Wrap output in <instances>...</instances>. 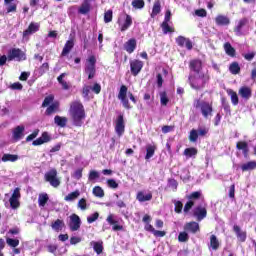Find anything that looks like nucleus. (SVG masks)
I'll return each mask as SVG.
<instances>
[{
	"instance_id": "f257e3e1",
	"label": "nucleus",
	"mask_w": 256,
	"mask_h": 256,
	"mask_svg": "<svg viewBox=\"0 0 256 256\" xmlns=\"http://www.w3.org/2000/svg\"><path fill=\"white\" fill-rule=\"evenodd\" d=\"M70 117L75 127H81L83 125V119H85V107L81 101H73L70 104L69 109Z\"/></svg>"
},
{
	"instance_id": "f03ea898",
	"label": "nucleus",
	"mask_w": 256,
	"mask_h": 256,
	"mask_svg": "<svg viewBox=\"0 0 256 256\" xmlns=\"http://www.w3.org/2000/svg\"><path fill=\"white\" fill-rule=\"evenodd\" d=\"M207 81H209V76L206 74H191L188 77V82L190 84V87L192 89H195L196 91H199L205 87L207 84Z\"/></svg>"
},
{
	"instance_id": "7ed1b4c3",
	"label": "nucleus",
	"mask_w": 256,
	"mask_h": 256,
	"mask_svg": "<svg viewBox=\"0 0 256 256\" xmlns=\"http://www.w3.org/2000/svg\"><path fill=\"white\" fill-rule=\"evenodd\" d=\"M194 107L200 110L204 119H211L213 117V103L204 100L194 101Z\"/></svg>"
},
{
	"instance_id": "20e7f679",
	"label": "nucleus",
	"mask_w": 256,
	"mask_h": 256,
	"mask_svg": "<svg viewBox=\"0 0 256 256\" xmlns=\"http://www.w3.org/2000/svg\"><path fill=\"white\" fill-rule=\"evenodd\" d=\"M95 63H97V58H95L94 55L89 56L86 60L84 73L88 75V79H93L97 73V70L95 69Z\"/></svg>"
},
{
	"instance_id": "39448f33",
	"label": "nucleus",
	"mask_w": 256,
	"mask_h": 256,
	"mask_svg": "<svg viewBox=\"0 0 256 256\" xmlns=\"http://www.w3.org/2000/svg\"><path fill=\"white\" fill-rule=\"evenodd\" d=\"M8 61H27V55L20 48H12L8 51Z\"/></svg>"
},
{
	"instance_id": "423d86ee",
	"label": "nucleus",
	"mask_w": 256,
	"mask_h": 256,
	"mask_svg": "<svg viewBox=\"0 0 256 256\" xmlns=\"http://www.w3.org/2000/svg\"><path fill=\"white\" fill-rule=\"evenodd\" d=\"M44 179L47 183H50L51 187L57 189L59 185H61V180L57 178V169L52 168L48 172L45 173Z\"/></svg>"
},
{
	"instance_id": "0eeeda50",
	"label": "nucleus",
	"mask_w": 256,
	"mask_h": 256,
	"mask_svg": "<svg viewBox=\"0 0 256 256\" xmlns=\"http://www.w3.org/2000/svg\"><path fill=\"white\" fill-rule=\"evenodd\" d=\"M115 133L118 137H123V134L125 133V118L123 114H119L115 120Z\"/></svg>"
},
{
	"instance_id": "6e6552de",
	"label": "nucleus",
	"mask_w": 256,
	"mask_h": 256,
	"mask_svg": "<svg viewBox=\"0 0 256 256\" xmlns=\"http://www.w3.org/2000/svg\"><path fill=\"white\" fill-rule=\"evenodd\" d=\"M247 25H249L248 18H242L238 21L234 28V33L237 35V37H241V35H245V33H247Z\"/></svg>"
},
{
	"instance_id": "1a4fd4ad",
	"label": "nucleus",
	"mask_w": 256,
	"mask_h": 256,
	"mask_svg": "<svg viewBox=\"0 0 256 256\" xmlns=\"http://www.w3.org/2000/svg\"><path fill=\"white\" fill-rule=\"evenodd\" d=\"M118 25L120 27V31H127V29L133 25V18L131 15L125 14L118 19Z\"/></svg>"
},
{
	"instance_id": "9d476101",
	"label": "nucleus",
	"mask_w": 256,
	"mask_h": 256,
	"mask_svg": "<svg viewBox=\"0 0 256 256\" xmlns=\"http://www.w3.org/2000/svg\"><path fill=\"white\" fill-rule=\"evenodd\" d=\"M118 99L121 101L124 109H131L129 99H127V86L122 85L118 93Z\"/></svg>"
},
{
	"instance_id": "9b49d317",
	"label": "nucleus",
	"mask_w": 256,
	"mask_h": 256,
	"mask_svg": "<svg viewBox=\"0 0 256 256\" xmlns=\"http://www.w3.org/2000/svg\"><path fill=\"white\" fill-rule=\"evenodd\" d=\"M25 137V126L19 125L16 126L12 130V141L13 143H17L18 141H21V139Z\"/></svg>"
},
{
	"instance_id": "f8f14e48",
	"label": "nucleus",
	"mask_w": 256,
	"mask_h": 256,
	"mask_svg": "<svg viewBox=\"0 0 256 256\" xmlns=\"http://www.w3.org/2000/svg\"><path fill=\"white\" fill-rule=\"evenodd\" d=\"M70 231H79L81 229V218L77 214L70 215L68 224Z\"/></svg>"
},
{
	"instance_id": "ddd939ff",
	"label": "nucleus",
	"mask_w": 256,
	"mask_h": 256,
	"mask_svg": "<svg viewBox=\"0 0 256 256\" xmlns=\"http://www.w3.org/2000/svg\"><path fill=\"white\" fill-rule=\"evenodd\" d=\"M93 93L97 94V82L93 86L84 85L82 89L84 99H93Z\"/></svg>"
},
{
	"instance_id": "4468645a",
	"label": "nucleus",
	"mask_w": 256,
	"mask_h": 256,
	"mask_svg": "<svg viewBox=\"0 0 256 256\" xmlns=\"http://www.w3.org/2000/svg\"><path fill=\"white\" fill-rule=\"evenodd\" d=\"M193 215L196 217L197 221H203L207 217V208L205 206H197L193 210Z\"/></svg>"
},
{
	"instance_id": "2eb2a0df",
	"label": "nucleus",
	"mask_w": 256,
	"mask_h": 256,
	"mask_svg": "<svg viewBox=\"0 0 256 256\" xmlns=\"http://www.w3.org/2000/svg\"><path fill=\"white\" fill-rule=\"evenodd\" d=\"M130 69H131L132 75H134V77H137V75L141 73V69H143V61H140V60L130 61Z\"/></svg>"
},
{
	"instance_id": "dca6fc26",
	"label": "nucleus",
	"mask_w": 256,
	"mask_h": 256,
	"mask_svg": "<svg viewBox=\"0 0 256 256\" xmlns=\"http://www.w3.org/2000/svg\"><path fill=\"white\" fill-rule=\"evenodd\" d=\"M233 231H234L238 241H240L241 243H245V241H247V231L242 230L239 225H234Z\"/></svg>"
},
{
	"instance_id": "f3484780",
	"label": "nucleus",
	"mask_w": 256,
	"mask_h": 256,
	"mask_svg": "<svg viewBox=\"0 0 256 256\" xmlns=\"http://www.w3.org/2000/svg\"><path fill=\"white\" fill-rule=\"evenodd\" d=\"M190 70L196 73L195 75H201L203 72L201 70L203 69V62L201 60H192L189 64Z\"/></svg>"
},
{
	"instance_id": "a211bd4d",
	"label": "nucleus",
	"mask_w": 256,
	"mask_h": 256,
	"mask_svg": "<svg viewBox=\"0 0 256 256\" xmlns=\"http://www.w3.org/2000/svg\"><path fill=\"white\" fill-rule=\"evenodd\" d=\"M176 43L179 47H186L189 51L193 49V43L191 42L190 39L185 38L184 36H178L176 38Z\"/></svg>"
},
{
	"instance_id": "6ab92c4d",
	"label": "nucleus",
	"mask_w": 256,
	"mask_h": 256,
	"mask_svg": "<svg viewBox=\"0 0 256 256\" xmlns=\"http://www.w3.org/2000/svg\"><path fill=\"white\" fill-rule=\"evenodd\" d=\"M51 141V136L49 135V132H43L41 137L37 138L32 142V145L34 147H37L39 145H43L44 143H49Z\"/></svg>"
},
{
	"instance_id": "aec40b11",
	"label": "nucleus",
	"mask_w": 256,
	"mask_h": 256,
	"mask_svg": "<svg viewBox=\"0 0 256 256\" xmlns=\"http://www.w3.org/2000/svg\"><path fill=\"white\" fill-rule=\"evenodd\" d=\"M73 47H75V40L70 39L66 41L61 52V57H67V55L73 50Z\"/></svg>"
},
{
	"instance_id": "412c9836",
	"label": "nucleus",
	"mask_w": 256,
	"mask_h": 256,
	"mask_svg": "<svg viewBox=\"0 0 256 256\" xmlns=\"http://www.w3.org/2000/svg\"><path fill=\"white\" fill-rule=\"evenodd\" d=\"M39 23L31 22L26 30L23 31V37H29V35H33V33H37L39 31Z\"/></svg>"
},
{
	"instance_id": "4be33fe9",
	"label": "nucleus",
	"mask_w": 256,
	"mask_h": 256,
	"mask_svg": "<svg viewBox=\"0 0 256 256\" xmlns=\"http://www.w3.org/2000/svg\"><path fill=\"white\" fill-rule=\"evenodd\" d=\"M236 149H238V151H242L245 159L249 157V144H247V142L245 141L237 142Z\"/></svg>"
},
{
	"instance_id": "5701e85b",
	"label": "nucleus",
	"mask_w": 256,
	"mask_h": 256,
	"mask_svg": "<svg viewBox=\"0 0 256 256\" xmlns=\"http://www.w3.org/2000/svg\"><path fill=\"white\" fill-rule=\"evenodd\" d=\"M4 5L6 13H17V3H15V0H4Z\"/></svg>"
},
{
	"instance_id": "b1692460",
	"label": "nucleus",
	"mask_w": 256,
	"mask_h": 256,
	"mask_svg": "<svg viewBox=\"0 0 256 256\" xmlns=\"http://www.w3.org/2000/svg\"><path fill=\"white\" fill-rule=\"evenodd\" d=\"M239 95L242 97V99L249 101V99H251V95H253V92L251 91V88L243 86L239 89Z\"/></svg>"
},
{
	"instance_id": "393cba45",
	"label": "nucleus",
	"mask_w": 256,
	"mask_h": 256,
	"mask_svg": "<svg viewBox=\"0 0 256 256\" xmlns=\"http://www.w3.org/2000/svg\"><path fill=\"white\" fill-rule=\"evenodd\" d=\"M60 103L59 101H54L52 104H50L46 111H45V115L47 116H51L53 115V113H57V111H59V107H60Z\"/></svg>"
},
{
	"instance_id": "a878e982",
	"label": "nucleus",
	"mask_w": 256,
	"mask_h": 256,
	"mask_svg": "<svg viewBox=\"0 0 256 256\" xmlns=\"http://www.w3.org/2000/svg\"><path fill=\"white\" fill-rule=\"evenodd\" d=\"M124 49H125V51H127V53H133V51H135V49H137V40H135V38L128 40L124 44Z\"/></svg>"
},
{
	"instance_id": "bb28decb",
	"label": "nucleus",
	"mask_w": 256,
	"mask_h": 256,
	"mask_svg": "<svg viewBox=\"0 0 256 256\" xmlns=\"http://www.w3.org/2000/svg\"><path fill=\"white\" fill-rule=\"evenodd\" d=\"M184 230L195 234L199 231V223H197L195 221L188 222L185 224Z\"/></svg>"
},
{
	"instance_id": "cd10ccee",
	"label": "nucleus",
	"mask_w": 256,
	"mask_h": 256,
	"mask_svg": "<svg viewBox=\"0 0 256 256\" xmlns=\"http://www.w3.org/2000/svg\"><path fill=\"white\" fill-rule=\"evenodd\" d=\"M216 25H219L220 27H225L231 23V20H229V17L223 16V15H218L215 18Z\"/></svg>"
},
{
	"instance_id": "c85d7f7f",
	"label": "nucleus",
	"mask_w": 256,
	"mask_h": 256,
	"mask_svg": "<svg viewBox=\"0 0 256 256\" xmlns=\"http://www.w3.org/2000/svg\"><path fill=\"white\" fill-rule=\"evenodd\" d=\"M136 199L140 203H145V201H151L153 199V194L145 193V192H138Z\"/></svg>"
},
{
	"instance_id": "c756f323",
	"label": "nucleus",
	"mask_w": 256,
	"mask_h": 256,
	"mask_svg": "<svg viewBox=\"0 0 256 256\" xmlns=\"http://www.w3.org/2000/svg\"><path fill=\"white\" fill-rule=\"evenodd\" d=\"M3 163H15V161H19V155L17 154H4L1 158Z\"/></svg>"
},
{
	"instance_id": "7c9ffc66",
	"label": "nucleus",
	"mask_w": 256,
	"mask_h": 256,
	"mask_svg": "<svg viewBox=\"0 0 256 256\" xmlns=\"http://www.w3.org/2000/svg\"><path fill=\"white\" fill-rule=\"evenodd\" d=\"M219 239H217V236L215 234H212L210 236V244H209V249H212V251H217L220 247Z\"/></svg>"
},
{
	"instance_id": "2f4dec72",
	"label": "nucleus",
	"mask_w": 256,
	"mask_h": 256,
	"mask_svg": "<svg viewBox=\"0 0 256 256\" xmlns=\"http://www.w3.org/2000/svg\"><path fill=\"white\" fill-rule=\"evenodd\" d=\"M256 169V161H249L241 165V170L245 173Z\"/></svg>"
},
{
	"instance_id": "473e14b6",
	"label": "nucleus",
	"mask_w": 256,
	"mask_h": 256,
	"mask_svg": "<svg viewBox=\"0 0 256 256\" xmlns=\"http://www.w3.org/2000/svg\"><path fill=\"white\" fill-rule=\"evenodd\" d=\"M49 201V194L40 193L38 196V205L39 207H45Z\"/></svg>"
},
{
	"instance_id": "72a5a7b5",
	"label": "nucleus",
	"mask_w": 256,
	"mask_h": 256,
	"mask_svg": "<svg viewBox=\"0 0 256 256\" xmlns=\"http://www.w3.org/2000/svg\"><path fill=\"white\" fill-rule=\"evenodd\" d=\"M81 195V192L79 190H75L74 192L69 193L64 197V201L71 202L76 201V199H79V196Z\"/></svg>"
},
{
	"instance_id": "f704fd0d",
	"label": "nucleus",
	"mask_w": 256,
	"mask_h": 256,
	"mask_svg": "<svg viewBox=\"0 0 256 256\" xmlns=\"http://www.w3.org/2000/svg\"><path fill=\"white\" fill-rule=\"evenodd\" d=\"M107 221L110 225H112L113 231H123V226L117 224V221L113 220V216H108Z\"/></svg>"
},
{
	"instance_id": "c9c22d12",
	"label": "nucleus",
	"mask_w": 256,
	"mask_h": 256,
	"mask_svg": "<svg viewBox=\"0 0 256 256\" xmlns=\"http://www.w3.org/2000/svg\"><path fill=\"white\" fill-rule=\"evenodd\" d=\"M54 123L58 125V127H67V117L55 116Z\"/></svg>"
},
{
	"instance_id": "e433bc0d",
	"label": "nucleus",
	"mask_w": 256,
	"mask_h": 256,
	"mask_svg": "<svg viewBox=\"0 0 256 256\" xmlns=\"http://www.w3.org/2000/svg\"><path fill=\"white\" fill-rule=\"evenodd\" d=\"M224 51L226 55H229V57H235V48L231 45V43L226 42L224 44Z\"/></svg>"
},
{
	"instance_id": "4c0bfd02",
	"label": "nucleus",
	"mask_w": 256,
	"mask_h": 256,
	"mask_svg": "<svg viewBox=\"0 0 256 256\" xmlns=\"http://www.w3.org/2000/svg\"><path fill=\"white\" fill-rule=\"evenodd\" d=\"M157 148L151 144L147 145L146 146V156H145V159L147 161H149V159H151V157H153V155H155V150Z\"/></svg>"
},
{
	"instance_id": "58836bf2",
	"label": "nucleus",
	"mask_w": 256,
	"mask_h": 256,
	"mask_svg": "<svg viewBox=\"0 0 256 256\" xmlns=\"http://www.w3.org/2000/svg\"><path fill=\"white\" fill-rule=\"evenodd\" d=\"M51 227L52 229H54V231H61V229L65 227V222L61 219H57L55 222L51 224Z\"/></svg>"
},
{
	"instance_id": "ea45409f",
	"label": "nucleus",
	"mask_w": 256,
	"mask_h": 256,
	"mask_svg": "<svg viewBox=\"0 0 256 256\" xmlns=\"http://www.w3.org/2000/svg\"><path fill=\"white\" fill-rule=\"evenodd\" d=\"M229 71L230 73H232V75H239V73L241 72V67L239 66V63L233 62L232 64H230Z\"/></svg>"
},
{
	"instance_id": "a19ab883",
	"label": "nucleus",
	"mask_w": 256,
	"mask_h": 256,
	"mask_svg": "<svg viewBox=\"0 0 256 256\" xmlns=\"http://www.w3.org/2000/svg\"><path fill=\"white\" fill-rule=\"evenodd\" d=\"M55 103V95L50 94L44 98L42 102V107H49V105Z\"/></svg>"
},
{
	"instance_id": "79ce46f5",
	"label": "nucleus",
	"mask_w": 256,
	"mask_h": 256,
	"mask_svg": "<svg viewBox=\"0 0 256 256\" xmlns=\"http://www.w3.org/2000/svg\"><path fill=\"white\" fill-rule=\"evenodd\" d=\"M228 95H230L233 105H239V96H237V92L229 90Z\"/></svg>"
},
{
	"instance_id": "37998d69",
	"label": "nucleus",
	"mask_w": 256,
	"mask_h": 256,
	"mask_svg": "<svg viewBox=\"0 0 256 256\" xmlns=\"http://www.w3.org/2000/svg\"><path fill=\"white\" fill-rule=\"evenodd\" d=\"M161 13V2L156 1L154 3L153 9H152V17H155L156 15H159Z\"/></svg>"
},
{
	"instance_id": "c03bdc74",
	"label": "nucleus",
	"mask_w": 256,
	"mask_h": 256,
	"mask_svg": "<svg viewBox=\"0 0 256 256\" xmlns=\"http://www.w3.org/2000/svg\"><path fill=\"white\" fill-rule=\"evenodd\" d=\"M197 139H199V134H198L197 130L192 129L190 131L189 141H191V143H197Z\"/></svg>"
},
{
	"instance_id": "a18cd8bd",
	"label": "nucleus",
	"mask_w": 256,
	"mask_h": 256,
	"mask_svg": "<svg viewBox=\"0 0 256 256\" xmlns=\"http://www.w3.org/2000/svg\"><path fill=\"white\" fill-rule=\"evenodd\" d=\"M160 103L164 107L167 106V103H169V98L167 97V92H165V91L160 92Z\"/></svg>"
},
{
	"instance_id": "49530a36",
	"label": "nucleus",
	"mask_w": 256,
	"mask_h": 256,
	"mask_svg": "<svg viewBox=\"0 0 256 256\" xmlns=\"http://www.w3.org/2000/svg\"><path fill=\"white\" fill-rule=\"evenodd\" d=\"M162 27V31L164 33V35H167V33H173V28H171V26H169V22H163L161 24Z\"/></svg>"
},
{
	"instance_id": "de8ad7c7",
	"label": "nucleus",
	"mask_w": 256,
	"mask_h": 256,
	"mask_svg": "<svg viewBox=\"0 0 256 256\" xmlns=\"http://www.w3.org/2000/svg\"><path fill=\"white\" fill-rule=\"evenodd\" d=\"M132 7H134V9H143V7H145V1L144 0H134V1H132Z\"/></svg>"
},
{
	"instance_id": "09e8293b",
	"label": "nucleus",
	"mask_w": 256,
	"mask_h": 256,
	"mask_svg": "<svg viewBox=\"0 0 256 256\" xmlns=\"http://www.w3.org/2000/svg\"><path fill=\"white\" fill-rule=\"evenodd\" d=\"M178 241L180 243H187V241H189V234H187V232H180L178 235Z\"/></svg>"
},
{
	"instance_id": "8fccbe9b",
	"label": "nucleus",
	"mask_w": 256,
	"mask_h": 256,
	"mask_svg": "<svg viewBox=\"0 0 256 256\" xmlns=\"http://www.w3.org/2000/svg\"><path fill=\"white\" fill-rule=\"evenodd\" d=\"M113 21V10H108L104 13V22L111 23Z\"/></svg>"
},
{
	"instance_id": "3c124183",
	"label": "nucleus",
	"mask_w": 256,
	"mask_h": 256,
	"mask_svg": "<svg viewBox=\"0 0 256 256\" xmlns=\"http://www.w3.org/2000/svg\"><path fill=\"white\" fill-rule=\"evenodd\" d=\"M184 155L186 157H195V155H197V150L195 148H186L184 150Z\"/></svg>"
},
{
	"instance_id": "603ef678",
	"label": "nucleus",
	"mask_w": 256,
	"mask_h": 256,
	"mask_svg": "<svg viewBox=\"0 0 256 256\" xmlns=\"http://www.w3.org/2000/svg\"><path fill=\"white\" fill-rule=\"evenodd\" d=\"M10 207L11 209H19L21 207V202H19V199H9Z\"/></svg>"
},
{
	"instance_id": "864d4df0",
	"label": "nucleus",
	"mask_w": 256,
	"mask_h": 256,
	"mask_svg": "<svg viewBox=\"0 0 256 256\" xmlns=\"http://www.w3.org/2000/svg\"><path fill=\"white\" fill-rule=\"evenodd\" d=\"M6 243L9 247H19V239L7 238Z\"/></svg>"
},
{
	"instance_id": "5fc2aeb1",
	"label": "nucleus",
	"mask_w": 256,
	"mask_h": 256,
	"mask_svg": "<svg viewBox=\"0 0 256 256\" xmlns=\"http://www.w3.org/2000/svg\"><path fill=\"white\" fill-rule=\"evenodd\" d=\"M196 131L198 133V137H205L207 133H209V128L199 127Z\"/></svg>"
},
{
	"instance_id": "6e6d98bb",
	"label": "nucleus",
	"mask_w": 256,
	"mask_h": 256,
	"mask_svg": "<svg viewBox=\"0 0 256 256\" xmlns=\"http://www.w3.org/2000/svg\"><path fill=\"white\" fill-rule=\"evenodd\" d=\"M73 179H76L79 181L81 177H83V168H78L73 174H72Z\"/></svg>"
},
{
	"instance_id": "4d7b16f0",
	"label": "nucleus",
	"mask_w": 256,
	"mask_h": 256,
	"mask_svg": "<svg viewBox=\"0 0 256 256\" xmlns=\"http://www.w3.org/2000/svg\"><path fill=\"white\" fill-rule=\"evenodd\" d=\"M10 199H21V188H15Z\"/></svg>"
},
{
	"instance_id": "13d9d810",
	"label": "nucleus",
	"mask_w": 256,
	"mask_h": 256,
	"mask_svg": "<svg viewBox=\"0 0 256 256\" xmlns=\"http://www.w3.org/2000/svg\"><path fill=\"white\" fill-rule=\"evenodd\" d=\"M106 183L110 189H117L119 187V183L115 179H108Z\"/></svg>"
},
{
	"instance_id": "bf43d9fd",
	"label": "nucleus",
	"mask_w": 256,
	"mask_h": 256,
	"mask_svg": "<svg viewBox=\"0 0 256 256\" xmlns=\"http://www.w3.org/2000/svg\"><path fill=\"white\" fill-rule=\"evenodd\" d=\"M37 135H39V129H36L26 137V143H29V141H33V139L37 138Z\"/></svg>"
},
{
	"instance_id": "052dcab7",
	"label": "nucleus",
	"mask_w": 256,
	"mask_h": 256,
	"mask_svg": "<svg viewBox=\"0 0 256 256\" xmlns=\"http://www.w3.org/2000/svg\"><path fill=\"white\" fill-rule=\"evenodd\" d=\"M47 71H49V63L45 62L40 66L39 73L40 75H45Z\"/></svg>"
},
{
	"instance_id": "680f3d73",
	"label": "nucleus",
	"mask_w": 256,
	"mask_h": 256,
	"mask_svg": "<svg viewBox=\"0 0 256 256\" xmlns=\"http://www.w3.org/2000/svg\"><path fill=\"white\" fill-rule=\"evenodd\" d=\"M174 205H175V212L176 213H181L183 211V203L181 201H174Z\"/></svg>"
},
{
	"instance_id": "e2e57ef3",
	"label": "nucleus",
	"mask_w": 256,
	"mask_h": 256,
	"mask_svg": "<svg viewBox=\"0 0 256 256\" xmlns=\"http://www.w3.org/2000/svg\"><path fill=\"white\" fill-rule=\"evenodd\" d=\"M78 208L82 211H85V209H87V200L85 198H82L78 201Z\"/></svg>"
},
{
	"instance_id": "0e129e2a",
	"label": "nucleus",
	"mask_w": 256,
	"mask_h": 256,
	"mask_svg": "<svg viewBox=\"0 0 256 256\" xmlns=\"http://www.w3.org/2000/svg\"><path fill=\"white\" fill-rule=\"evenodd\" d=\"M10 89H12L13 91H21V89H23V84L20 82H15L10 85Z\"/></svg>"
},
{
	"instance_id": "69168bd1",
	"label": "nucleus",
	"mask_w": 256,
	"mask_h": 256,
	"mask_svg": "<svg viewBox=\"0 0 256 256\" xmlns=\"http://www.w3.org/2000/svg\"><path fill=\"white\" fill-rule=\"evenodd\" d=\"M193 205H195V203L193 201H188L185 206H184V213H189V211H191V208L193 207Z\"/></svg>"
},
{
	"instance_id": "338daca9",
	"label": "nucleus",
	"mask_w": 256,
	"mask_h": 256,
	"mask_svg": "<svg viewBox=\"0 0 256 256\" xmlns=\"http://www.w3.org/2000/svg\"><path fill=\"white\" fill-rule=\"evenodd\" d=\"M177 180L175 179H169L168 180V187H171V189L177 190Z\"/></svg>"
},
{
	"instance_id": "774afa93",
	"label": "nucleus",
	"mask_w": 256,
	"mask_h": 256,
	"mask_svg": "<svg viewBox=\"0 0 256 256\" xmlns=\"http://www.w3.org/2000/svg\"><path fill=\"white\" fill-rule=\"evenodd\" d=\"M199 197H201V192L200 191H196V192H193L191 193L189 196H188V199L191 201L192 199H199Z\"/></svg>"
}]
</instances>
